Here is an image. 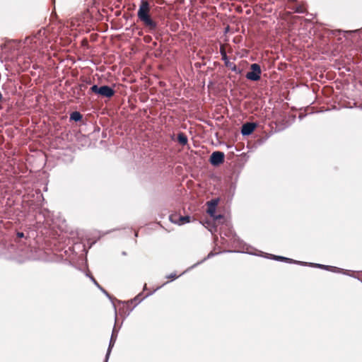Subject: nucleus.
I'll return each mask as SVG.
<instances>
[{
  "label": "nucleus",
  "mask_w": 362,
  "mask_h": 362,
  "mask_svg": "<svg viewBox=\"0 0 362 362\" xmlns=\"http://www.w3.org/2000/svg\"><path fill=\"white\" fill-rule=\"evenodd\" d=\"M293 9L295 13H305L306 12V8L303 5L296 6Z\"/></svg>",
  "instance_id": "nucleus-12"
},
{
  "label": "nucleus",
  "mask_w": 362,
  "mask_h": 362,
  "mask_svg": "<svg viewBox=\"0 0 362 362\" xmlns=\"http://www.w3.org/2000/svg\"><path fill=\"white\" fill-rule=\"evenodd\" d=\"M91 85L90 81H86V83H83L80 85V89L82 90V88L88 89V90H112V89L107 86H102L100 87H98L97 85Z\"/></svg>",
  "instance_id": "nucleus-4"
},
{
  "label": "nucleus",
  "mask_w": 362,
  "mask_h": 362,
  "mask_svg": "<svg viewBox=\"0 0 362 362\" xmlns=\"http://www.w3.org/2000/svg\"><path fill=\"white\" fill-rule=\"evenodd\" d=\"M40 33L26 37L24 40L23 47L26 49L25 52L36 51L41 49V41L40 39Z\"/></svg>",
  "instance_id": "nucleus-2"
},
{
  "label": "nucleus",
  "mask_w": 362,
  "mask_h": 362,
  "mask_svg": "<svg viewBox=\"0 0 362 362\" xmlns=\"http://www.w3.org/2000/svg\"><path fill=\"white\" fill-rule=\"evenodd\" d=\"M218 199H211V201L207 202V213L216 220L222 218L221 215H218V216L215 215L216 209L218 205Z\"/></svg>",
  "instance_id": "nucleus-5"
},
{
  "label": "nucleus",
  "mask_w": 362,
  "mask_h": 362,
  "mask_svg": "<svg viewBox=\"0 0 362 362\" xmlns=\"http://www.w3.org/2000/svg\"><path fill=\"white\" fill-rule=\"evenodd\" d=\"M95 93L100 94L107 98H111L114 95L115 92H95Z\"/></svg>",
  "instance_id": "nucleus-14"
},
{
  "label": "nucleus",
  "mask_w": 362,
  "mask_h": 362,
  "mask_svg": "<svg viewBox=\"0 0 362 362\" xmlns=\"http://www.w3.org/2000/svg\"><path fill=\"white\" fill-rule=\"evenodd\" d=\"M177 141L181 145L184 146L187 143V138L183 133H180L177 136Z\"/></svg>",
  "instance_id": "nucleus-11"
},
{
  "label": "nucleus",
  "mask_w": 362,
  "mask_h": 362,
  "mask_svg": "<svg viewBox=\"0 0 362 362\" xmlns=\"http://www.w3.org/2000/svg\"><path fill=\"white\" fill-rule=\"evenodd\" d=\"M273 258L274 259H277V260H283V259H285V260H287L288 262H291L292 259H288V258H286V257H281V256H273Z\"/></svg>",
  "instance_id": "nucleus-16"
},
{
  "label": "nucleus",
  "mask_w": 362,
  "mask_h": 362,
  "mask_svg": "<svg viewBox=\"0 0 362 362\" xmlns=\"http://www.w3.org/2000/svg\"><path fill=\"white\" fill-rule=\"evenodd\" d=\"M17 235L18 238H23L24 236V234H23V233L19 232L17 233Z\"/></svg>",
  "instance_id": "nucleus-18"
},
{
  "label": "nucleus",
  "mask_w": 362,
  "mask_h": 362,
  "mask_svg": "<svg viewBox=\"0 0 362 362\" xmlns=\"http://www.w3.org/2000/svg\"><path fill=\"white\" fill-rule=\"evenodd\" d=\"M224 161V153L221 151H215L210 156V162L214 165H218Z\"/></svg>",
  "instance_id": "nucleus-7"
},
{
  "label": "nucleus",
  "mask_w": 362,
  "mask_h": 362,
  "mask_svg": "<svg viewBox=\"0 0 362 362\" xmlns=\"http://www.w3.org/2000/svg\"><path fill=\"white\" fill-rule=\"evenodd\" d=\"M151 6L148 0H141L137 17L143 25L150 31H154L158 27L157 23L151 18L150 15Z\"/></svg>",
  "instance_id": "nucleus-1"
},
{
  "label": "nucleus",
  "mask_w": 362,
  "mask_h": 362,
  "mask_svg": "<svg viewBox=\"0 0 362 362\" xmlns=\"http://www.w3.org/2000/svg\"><path fill=\"white\" fill-rule=\"evenodd\" d=\"M190 217L188 216H177V215H171L170 220L175 223L182 225L189 222Z\"/></svg>",
  "instance_id": "nucleus-8"
},
{
  "label": "nucleus",
  "mask_w": 362,
  "mask_h": 362,
  "mask_svg": "<svg viewBox=\"0 0 362 362\" xmlns=\"http://www.w3.org/2000/svg\"><path fill=\"white\" fill-rule=\"evenodd\" d=\"M315 266L317 267H319V268H325V267H326L325 265L320 264H315Z\"/></svg>",
  "instance_id": "nucleus-17"
},
{
  "label": "nucleus",
  "mask_w": 362,
  "mask_h": 362,
  "mask_svg": "<svg viewBox=\"0 0 362 362\" xmlns=\"http://www.w3.org/2000/svg\"><path fill=\"white\" fill-rule=\"evenodd\" d=\"M262 71L258 64H252L250 70L246 74V78L249 80L256 81L260 78Z\"/></svg>",
  "instance_id": "nucleus-3"
},
{
  "label": "nucleus",
  "mask_w": 362,
  "mask_h": 362,
  "mask_svg": "<svg viewBox=\"0 0 362 362\" xmlns=\"http://www.w3.org/2000/svg\"><path fill=\"white\" fill-rule=\"evenodd\" d=\"M70 118H71V119H72L74 121L78 122L81 119L82 116L80 114V112H73L71 114Z\"/></svg>",
  "instance_id": "nucleus-13"
},
{
  "label": "nucleus",
  "mask_w": 362,
  "mask_h": 362,
  "mask_svg": "<svg viewBox=\"0 0 362 362\" xmlns=\"http://www.w3.org/2000/svg\"><path fill=\"white\" fill-rule=\"evenodd\" d=\"M170 277L173 278V279H175L177 277V276H176V274H173V275L172 274Z\"/></svg>",
  "instance_id": "nucleus-19"
},
{
  "label": "nucleus",
  "mask_w": 362,
  "mask_h": 362,
  "mask_svg": "<svg viewBox=\"0 0 362 362\" xmlns=\"http://www.w3.org/2000/svg\"><path fill=\"white\" fill-rule=\"evenodd\" d=\"M91 279L93 280V281L95 283V284L107 296H109V294L106 292L105 290H104L102 287H100V286L97 283V281L95 280L94 278H91Z\"/></svg>",
  "instance_id": "nucleus-15"
},
{
  "label": "nucleus",
  "mask_w": 362,
  "mask_h": 362,
  "mask_svg": "<svg viewBox=\"0 0 362 362\" xmlns=\"http://www.w3.org/2000/svg\"><path fill=\"white\" fill-rule=\"evenodd\" d=\"M221 54L222 57V60L224 62L225 66L229 68L233 72L238 74L240 73V70L237 67L235 63L230 62L226 52L224 50H221Z\"/></svg>",
  "instance_id": "nucleus-6"
},
{
  "label": "nucleus",
  "mask_w": 362,
  "mask_h": 362,
  "mask_svg": "<svg viewBox=\"0 0 362 362\" xmlns=\"http://www.w3.org/2000/svg\"><path fill=\"white\" fill-rule=\"evenodd\" d=\"M115 342V337L114 336V332H113L112 334L111 339H110L109 348H108V350H107V354H106L105 362H107V358H108L109 355L110 354L111 349L114 346Z\"/></svg>",
  "instance_id": "nucleus-10"
},
{
  "label": "nucleus",
  "mask_w": 362,
  "mask_h": 362,
  "mask_svg": "<svg viewBox=\"0 0 362 362\" xmlns=\"http://www.w3.org/2000/svg\"><path fill=\"white\" fill-rule=\"evenodd\" d=\"M255 129V124L252 123H246L243 125L241 133L243 135L250 134Z\"/></svg>",
  "instance_id": "nucleus-9"
}]
</instances>
